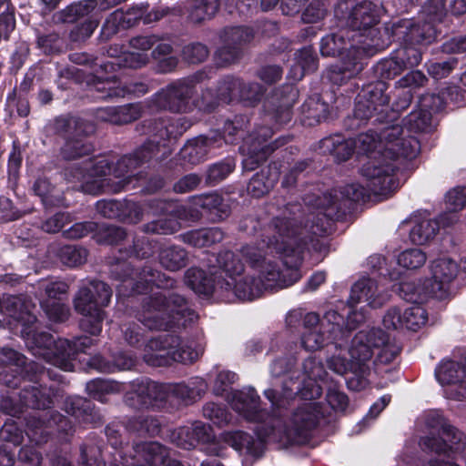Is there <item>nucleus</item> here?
Masks as SVG:
<instances>
[{
  "instance_id": "nucleus-1",
  "label": "nucleus",
  "mask_w": 466,
  "mask_h": 466,
  "mask_svg": "<svg viewBox=\"0 0 466 466\" xmlns=\"http://www.w3.org/2000/svg\"><path fill=\"white\" fill-rule=\"evenodd\" d=\"M301 228L286 216H278L265 228L263 238L254 245H246L241 253L258 274L237 278L233 281H218L225 290H233L240 300L258 298L264 289H284L300 279L299 266L307 241Z\"/></svg>"
},
{
  "instance_id": "nucleus-2",
  "label": "nucleus",
  "mask_w": 466,
  "mask_h": 466,
  "mask_svg": "<svg viewBox=\"0 0 466 466\" xmlns=\"http://www.w3.org/2000/svg\"><path fill=\"white\" fill-rule=\"evenodd\" d=\"M232 409L245 420L260 423L257 428L259 440L243 431L226 432L224 441L242 454L259 457L263 452V441L267 439L304 444L324 416L323 407L317 401H306L298 406L280 426V420L260 408V397L253 388L231 393Z\"/></svg>"
},
{
  "instance_id": "nucleus-3",
  "label": "nucleus",
  "mask_w": 466,
  "mask_h": 466,
  "mask_svg": "<svg viewBox=\"0 0 466 466\" xmlns=\"http://www.w3.org/2000/svg\"><path fill=\"white\" fill-rule=\"evenodd\" d=\"M403 127L393 125L385 127L380 134L369 130L354 138L355 150L367 155L369 160L363 164L360 173L369 181L375 195H387L398 187L395 172L400 160L412 159L420 152V142L411 136H403Z\"/></svg>"
},
{
  "instance_id": "nucleus-4",
  "label": "nucleus",
  "mask_w": 466,
  "mask_h": 466,
  "mask_svg": "<svg viewBox=\"0 0 466 466\" xmlns=\"http://www.w3.org/2000/svg\"><path fill=\"white\" fill-rule=\"evenodd\" d=\"M156 149L157 146L150 144L132 155L121 157L115 164L112 174L110 162L101 157L86 160L83 167L67 170L66 177L68 180L80 181L81 189L88 194L96 195L104 191L116 193L131 182L132 176L129 173L139 165L147 162Z\"/></svg>"
},
{
  "instance_id": "nucleus-5",
  "label": "nucleus",
  "mask_w": 466,
  "mask_h": 466,
  "mask_svg": "<svg viewBox=\"0 0 466 466\" xmlns=\"http://www.w3.org/2000/svg\"><path fill=\"white\" fill-rule=\"evenodd\" d=\"M380 13L381 7L372 2L343 0L335 6L334 17L339 25L351 31L353 38H358L362 50L372 56L390 44L389 28L378 27Z\"/></svg>"
},
{
  "instance_id": "nucleus-6",
  "label": "nucleus",
  "mask_w": 466,
  "mask_h": 466,
  "mask_svg": "<svg viewBox=\"0 0 466 466\" xmlns=\"http://www.w3.org/2000/svg\"><path fill=\"white\" fill-rule=\"evenodd\" d=\"M197 319L187 300L175 292L158 291L146 296L141 302L137 319L147 329L166 330L176 325L186 326Z\"/></svg>"
},
{
  "instance_id": "nucleus-7",
  "label": "nucleus",
  "mask_w": 466,
  "mask_h": 466,
  "mask_svg": "<svg viewBox=\"0 0 466 466\" xmlns=\"http://www.w3.org/2000/svg\"><path fill=\"white\" fill-rule=\"evenodd\" d=\"M368 189L360 184H350L346 186L342 191L334 190L330 193H325L322 196L319 195H307L304 198V202L307 206L312 207L313 208L319 209L318 216V221H312L311 225L306 224L305 228L298 223L297 219L300 216V205L289 204L285 208L281 216H286L290 218V222L297 224L301 228V234L299 237H302L303 231L307 230L313 235H321L327 232V226L329 220L337 215V212L341 208L339 195L354 202L364 200L368 196V191L375 194L369 187V181L367 180Z\"/></svg>"
},
{
  "instance_id": "nucleus-8",
  "label": "nucleus",
  "mask_w": 466,
  "mask_h": 466,
  "mask_svg": "<svg viewBox=\"0 0 466 466\" xmlns=\"http://www.w3.org/2000/svg\"><path fill=\"white\" fill-rule=\"evenodd\" d=\"M111 297V288L103 281L90 280L79 287L73 298V307L84 317L80 322L84 331L93 336L100 334L106 317L104 308L108 306Z\"/></svg>"
},
{
  "instance_id": "nucleus-9",
  "label": "nucleus",
  "mask_w": 466,
  "mask_h": 466,
  "mask_svg": "<svg viewBox=\"0 0 466 466\" xmlns=\"http://www.w3.org/2000/svg\"><path fill=\"white\" fill-rule=\"evenodd\" d=\"M204 350V346L199 343L184 341L178 336L167 334L148 340L143 359L153 367L170 366L174 362L188 365L198 360Z\"/></svg>"
},
{
  "instance_id": "nucleus-10",
  "label": "nucleus",
  "mask_w": 466,
  "mask_h": 466,
  "mask_svg": "<svg viewBox=\"0 0 466 466\" xmlns=\"http://www.w3.org/2000/svg\"><path fill=\"white\" fill-rule=\"evenodd\" d=\"M337 30L325 35L320 42V53L324 56H342L339 72L351 77L363 69L361 62L368 52L362 50L358 38H353L351 31L337 22Z\"/></svg>"
},
{
  "instance_id": "nucleus-11",
  "label": "nucleus",
  "mask_w": 466,
  "mask_h": 466,
  "mask_svg": "<svg viewBox=\"0 0 466 466\" xmlns=\"http://www.w3.org/2000/svg\"><path fill=\"white\" fill-rule=\"evenodd\" d=\"M384 342L385 332L379 329L361 330L355 335L349 350L354 369V378L348 381L350 388L360 390L367 387L374 347H380Z\"/></svg>"
},
{
  "instance_id": "nucleus-12",
  "label": "nucleus",
  "mask_w": 466,
  "mask_h": 466,
  "mask_svg": "<svg viewBox=\"0 0 466 466\" xmlns=\"http://www.w3.org/2000/svg\"><path fill=\"white\" fill-rule=\"evenodd\" d=\"M303 370L309 381L305 382L302 389H299V385L289 387V382L285 381L281 393L273 389L264 391V396L269 400L273 409L286 408L299 392L305 400H314L321 396L322 388L317 380H323L327 374L321 361L310 357L303 362Z\"/></svg>"
},
{
  "instance_id": "nucleus-13",
  "label": "nucleus",
  "mask_w": 466,
  "mask_h": 466,
  "mask_svg": "<svg viewBox=\"0 0 466 466\" xmlns=\"http://www.w3.org/2000/svg\"><path fill=\"white\" fill-rule=\"evenodd\" d=\"M110 272L115 279L127 283L137 293L145 292L151 285L167 289L174 288L176 284L175 279L151 266H144L139 269H134L129 263L122 261V258L111 266Z\"/></svg>"
},
{
  "instance_id": "nucleus-14",
  "label": "nucleus",
  "mask_w": 466,
  "mask_h": 466,
  "mask_svg": "<svg viewBox=\"0 0 466 466\" xmlns=\"http://www.w3.org/2000/svg\"><path fill=\"white\" fill-rule=\"evenodd\" d=\"M426 424L431 429L441 431L446 439L434 436L421 438L420 444L422 450L447 457L463 450L465 446L464 434L449 424L440 412L431 411L427 415Z\"/></svg>"
},
{
  "instance_id": "nucleus-15",
  "label": "nucleus",
  "mask_w": 466,
  "mask_h": 466,
  "mask_svg": "<svg viewBox=\"0 0 466 466\" xmlns=\"http://www.w3.org/2000/svg\"><path fill=\"white\" fill-rule=\"evenodd\" d=\"M206 71H198L187 78L178 80L161 89L152 97L153 104L159 109L173 112L185 111L195 92V86L208 79Z\"/></svg>"
},
{
  "instance_id": "nucleus-16",
  "label": "nucleus",
  "mask_w": 466,
  "mask_h": 466,
  "mask_svg": "<svg viewBox=\"0 0 466 466\" xmlns=\"http://www.w3.org/2000/svg\"><path fill=\"white\" fill-rule=\"evenodd\" d=\"M272 135V128L259 127L243 140L239 150L243 156L242 167L244 170L252 171L256 169L279 146V140L273 143L268 142Z\"/></svg>"
},
{
  "instance_id": "nucleus-17",
  "label": "nucleus",
  "mask_w": 466,
  "mask_h": 466,
  "mask_svg": "<svg viewBox=\"0 0 466 466\" xmlns=\"http://www.w3.org/2000/svg\"><path fill=\"white\" fill-rule=\"evenodd\" d=\"M167 401L166 383L149 379L136 380L129 383L125 402L133 409H160Z\"/></svg>"
},
{
  "instance_id": "nucleus-18",
  "label": "nucleus",
  "mask_w": 466,
  "mask_h": 466,
  "mask_svg": "<svg viewBox=\"0 0 466 466\" xmlns=\"http://www.w3.org/2000/svg\"><path fill=\"white\" fill-rule=\"evenodd\" d=\"M390 35L402 45L418 47L431 45L437 37V28L421 17L417 21L403 19L391 25Z\"/></svg>"
},
{
  "instance_id": "nucleus-19",
  "label": "nucleus",
  "mask_w": 466,
  "mask_h": 466,
  "mask_svg": "<svg viewBox=\"0 0 466 466\" xmlns=\"http://www.w3.org/2000/svg\"><path fill=\"white\" fill-rule=\"evenodd\" d=\"M187 128L186 122L183 117L177 119H170L163 116L145 119L139 123L136 129L141 135H147L153 138L142 145L136 151L140 150L145 146L155 144L157 149L154 155L147 160L155 157L159 150V141L165 140L170 137H177L181 136Z\"/></svg>"
},
{
  "instance_id": "nucleus-20",
  "label": "nucleus",
  "mask_w": 466,
  "mask_h": 466,
  "mask_svg": "<svg viewBox=\"0 0 466 466\" xmlns=\"http://www.w3.org/2000/svg\"><path fill=\"white\" fill-rule=\"evenodd\" d=\"M431 272L428 292L436 299H443L451 293L452 283L461 272V267L453 258L442 257L431 262Z\"/></svg>"
},
{
  "instance_id": "nucleus-21",
  "label": "nucleus",
  "mask_w": 466,
  "mask_h": 466,
  "mask_svg": "<svg viewBox=\"0 0 466 466\" xmlns=\"http://www.w3.org/2000/svg\"><path fill=\"white\" fill-rule=\"evenodd\" d=\"M387 89L388 85L383 80L366 86L357 97L354 117L364 122L372 117L374 113H382L383 107L390 102Z\"/></svg>"
},
{
  "instance_id": "nucleus-22",
  "label": "nucleus",
  "mask_w": 466,
  "mask_h": 466,
  "mask_svg": "<svg viewBox=\"0 0 466 466\" xmlns=\"http://www.w3.org/2000/svg\"><path fill=\"white\" fill-rule=\"evenodd\" d=\"M428 320L426 309L420 305L415 304L402 308L400 306L390 307L385 313L382 322L387 329H406L417 331L423 327Z\"/></svg>"
},
{
  "instance_id": "nucleus-23",
  "label": "nucleus",
  "mask_w": 466,
  "mask_h": 466,
  "mask_svg": "<svg viewBox=\"0 0 466 466\" xmlns=\"http://www.w3.org/2000/svg\"><path fill=\"white\" fill-rule=\"evenodd\" d=\"M120 464L137 466L144 464L149 466L163 465L169 456L168 449L157 441L138 442L125 454L118 453Z\"/></svg>"
},
{
  "instance_id": "nucleus-24",
  "label": "nucleus",
  "mask_w": 466,
  "mask_h": 466,
  "mask_svg": "<svg viewBox=\"0 0 466 466\" xmlns=\"http://www.w3.org/2000/svg\"><path fill=\"white\" fill-rule=\"evenodd\" d=\"M20 402H15L12 397H4L0 402V409L4 412L15 416L22 412V407H29L36 410L49 409L53 403L52 398L46 388L37 386L25 387L19 392Z\"/></svg>"
},
{
  "instance_id": "nucleus-25",
  "label": "nucleus",
  "mask_w": 466,
  "mask_h": 466,
  "mask_svg": "<svg viewBox=\"0 0 466 466\" xmlns=\"http://www.w3.org/2000/svg\"><path fill=\"white\" fill-rule=\"evenodd\" d=\"M94 89L99 93L97 97L106 99L123 97L126 95L143 96L148 92L149 86L145 81H130L122 84L116 76L106 77L97 76Z\"/></svg>"
},
{
  "instance_id": "nucleus-26",
  "label": "nucleus",
  "mask_w": 466,
  "mask_h": 466,
  "mask_svg": "<svg viewBox=\"0 0 466 466\" xmlns=\"http://www.w3.org/2000/svg\"><path fill=\"white\" fill-rule=\"evenodd\" d=\"M420 108L410 113L404 120L407 127L403 136H410L409 132H428L431 129V112L441 107V99L434 94H426L420 97ZM403 130H405L403 128ZM412 137V135H411ZM413 137H415L413 136Z\"/></svg>"
},
{
  "instance_id": "nucleus-27",
  "label": "nucleus",
  "mask_w": 466,
  "mask_h": 466,
  "mask_svg": "<svg viewBox=\"0 0 466 466\" xmlns=\"http://www.w3.org/2000/svg\"><path fill=\"white\" fill-rule=\"evenodd\" d=\"M438 381L454 387L455 399H466V358L461 362L444 361L435 370Z\"/></svg>"
},
{
  "instance_id": "nucleus-28",
  "label": "nucleus",
  "mask_w": 466,
  "mask_h": 466,
  "mask_svg": "<svg viewBox=\"0 0 466 466\" xmlns=\"http://www.w3.org/2000/svg\"><path fill=\"white\" fill-rule=\"evenodd\" d=\"M388 299V294L378 282L370 278L359 279L351 288L349 303L352 308L354 304L366 302L371 308L381 307Z\"/></svg>"
},
{
  "instance_id": "nucleus-29",
  "label": "nucleus",
  "mask_w": 466,
  "mask_h": 466,
  "mask_svg": "<svg viewBox=\"0 0 466 466\" xmlns=\"http://www.w3.org/2000/svg\"><path fill=\"white\" fill-rule=\"evenodd\" d=\"M208 390L204 379L194 377L178 383H166L167 398L172 397L185 405L193 404L202 399Z\"/></svg>"
},
{
  "instance_id": "nucleus-30",
  "label": "nucleus",
  "mask_w": 466,
  "mask_h": 466,
  "mask_svg": "<svg viewBox=\"0 0 466 466\" xmlns=\"http://www.w3.org/2000/svg\"><path fill=\"white\" fill-rule=\"evenodd\" d=\"M32 308V302L22 296L5 295L0 299V312L24 326H29L36 320L31 313Z\"/></svg>"
},
{
  "instance_id": "nucleus-31",
  "label": "nucleus",
  "mask_w": 466,
  "mask_h": 466,
  "mask_svg": "<svg viewBox=\"0 0 466 466\" xmlns=\"http://www.w3.org/2000/svg\"><path fill=\"white\" fill-rule=\"evenodd\" d=\"M220 147V138L217 135L212 137L199 136L189 141L180 150V157L184 161L197 165L203 161L208 152Z\"/></svg>"
},
{
  "instance_id": "nucleus-32",
  "label": "nucleus",
  "mask_w": 466,
  "mask_h": 466,
  "mask_svg": "<svg viewBox=\"0 0 466 466\" xmlns=\"http://www.w3.org/2000/svg\"><path fill=\"white\" fill-rule=\"evenodd\" d=\"M144 112L141 103H130L120 106L97 109L96 117L115 125H125L138 119Z\"/></svg>"
},
{
  "instance_id": "nucleus-33",
  "label": "nucleus",
  "mask_w": 466,
  "mask_h": 466,
  "mask_svg": "<svg viewBox=\"0 0 466 466\" xmlns=\"http://www.w3.org/2000/svg\"><path fill=\"white\" fill-rule=\"evenodd\" d=\"M94 343V339L87 336H81L75 338L73 340L66 339H60L57 344V349L61 350V359H56L58 368L63 370L68 371L73 368L71 358L78 352H84L86 349L90 348Z\"/></svg>"
},
{
  "instance_id": "nucleus-34",
  "label": "nucleus",
  "mask_w": 466,
  "mask_h": 466,
  "mask_svg": "<svg viewBox=\"0 0 466 466\" xmlns=\"http://www.w3.org/2000/svg\"><path fill=\"white\" fill-rule=\"evenodd\" d=\"M53 129L56 133L69 138L71 137L88 136L95 131L92 123L87 122L80 117L76 116H59L55 119Z\"/></svg>"
},
{
  "instance_id": "nucleus-35",
  "label": "nucleus",
  "mask_w": 466,
  "mask_h": 466,
  "mask_svg": "<svg viewBox=\"0 0 466 466\" xmlns=\"http://www.w3.org/2000/svg\"><path fill=\"white\" fill-rule=\"evenodd\" d=\"M323 153L332 155L337 161L348 160L355 150L353 139H345L340 135L325 137L320 141Z\"/></svg>"
},
{
  "instance_id": "nucleus-36",
  "label": "nucleus",
  "mask_w": 466,
  "mask_h": 466,
  "mask_svg": "<svg viewBox=\"0 0 466 466\" xmlns=\"http://www.w3.org/2000/svg\"><path fill=\"white\" fill-rule=\"evenodd\" d=\"M147 214L153 216L167 215L170 218L187 220L191 217L190 210L184 205L175 201L153 199L147 204Z\"/></svg>"
},
{
  "instance_id": "nucleus-37",
  "label": "nucleus",
  "mask_w": 466,
  "mask_h": 466,
  "mask_svg": "<svg viewBox=\"0 0 466 466\" xmlns=\"http://www.w3.org/2000/svg\"><path fill=\"white\" fill-rule=\"evenodd\" d=\"M279 180V172L276 167H268L262 169L250 179L248 191L255 198L268 194Z\"/></svg>"
},
{
  "instance_id": "nucleus-38",
  "label": "nucleus",
  "mask_w": 466,
  "mask_h": 466,
  "mask_svg": "<svg viewBox=\"0 0 466 466\" xmlns=\"http://www.w3.org/2000/svg\"><path fill=\"white\" fill-rule=\"evenodd\" d=\"M61 339H55L53 336L47 332H36L34 334L33 342L36 348L35 354L42 356L47 362L58 367L56 359H61L62 352L57 349V344Z\"/></svg>"
},
{
  "instance_id": "nucleus-39",
  "label": "nucleus",
  "mask_w": 466,
  "mask_h": 466,
  "mask_svg": "<svg viewBox=\"0 0 466 466\" xmlns=\"http://www.w3.org/2000/svg\"><path fill=\"white\" fill-rule=\"evenodd\" d=\"M185 243L197 248L208 247L224 238L223 231L218 228L191 230L181 235Z\"/></svg>"
},
{
  "instance_id": "nucleus-40",
  "label": "nucleus",
  "mask_w": 466,
  "mask_h": 466,
  "mask_svg": "<svg viewBox=\"0 0 466 466\" xmlns=\"http://www.w3.org/2000/svg\"><path fill=\"white\" fill-rule=\"evenodd\" d=\"M158 259L166 269L177 271L187 265L188 256L185 248L173 245L162 248L158 254Z\"/></svg>"
},
{
  "instance_id": "nucleus-41",
  "label": "nucleus",
  "mask_w": 466,
  "mask_h": 466,
  "mask_svg": "<svg viewBox=\"0 0 466 466\" xmlns=\"http://www.w3.org/2000/svg\"><path fill=\"white\" fill-rule=\"evenodd\" d=\"M96 4L94 0L75 2L56 12L54 19L58 23H75L91 13Z\"/></svg>"
},
{
  "instance_id": "nucleus-42",
  "label": "nucleus",
  "mask_w": 466,
  "mask_h": 466,
  "mask_svg": "<svg viewBox=\"0 0 466 466\" xmlns=\"http://www.w3.org/2000/svg\"><path fill=\"white\" fill-rule=\"evenodd\" d=\"M149 61V56L146 53L126 52L120 56L113 58L110 61L101 65L100 67L105 72L115 71L116 67L139 68L146 66Z\"/></svg>"
},
{
  "instance_id": "nucleus-43",
  "label": "nucleus",
  "mask_w": 466,
  "mask_h": 466,
  "mask_svg": "<svg viewBox=\"0 0 466 466\" xmlns=\"http://www.w3.org/2000/svg\"><path fill=\"white\" fill-rule=\"evenodd\" d=\"M218 6V0H188L187 4L188 17L194 23L211 19Z\"/></svg>"
},
{
  "instance_id": "nucleus-44",
  "label": "nucleus",
  "mask_w": 466,
  "mask_h": 466,
  "mask_svg": "<svg viewBox=\"0 0 466 466\" xmlns=\"http://www.w3.org/2000/svg\"><path fill=\"white\" fill-rule=\"evenodd\" d=\"M185 283L196 293L203 295H209L215 288L213 279L198 268H190L186 271Z\"/></svg>"
},
{
  "instance_id": "nucleus-45",
  "label": "nucleus",
  "mask_w": 466,
  "mask_h": 466,
  "mask_svg": "<svg viewBox=\"0 0 466 466\" xmlns=\"http://www.w3.org/2000/svg\"><path fill=\"white\" fill-rule=\"evenodd\" d=\"M126 389L127 387L124 383L102 379L93 380L86 384V391L88 395L101 402H105L106 400V395L118 393Z\"/></svg>"
},
{
  "instance_id": "nucleus-46",
  "label": "nucleus",
  "mask_w": 466,
  "mask_h": 466,
  "mask_svg": "<svg viewBox=\"0 0 466 466\" xmlns=\"http://www.w3.org/2000/svg\"><path fill=\"white\" fill-rule=\"evenodd\" d=\"M303 121L312 126L326 120L329 114V105L319 98H309L302 105Z\"/></svg>"
},
{
  "instance_id": "nucleus-47",
  "label": "nucleus",
  "mask_w": 466,
  "mask_h": 466,
  "mask_svg": "<svg viewBox=\"0 0 466 466\" xmlns=\"http://www.w3.org/2000/svg\"><path fill=\"white\" fill-rule=\"evenodd\" d=\"M321 328L332 339H339L346 337L345 319L335 310H329L320 321Z\"/></svg>"
},
{
  "instance_id": "nucleus-48",
  "label": "nucleus",
  "mask_w": 466,
  "mask_h": 466,
  "mask_svg": "<svg viewBox=\"0 0 466 466\" xmlns=\"http://www.w3.org/2000/svg\"><path fill=\"white\" fill-rule=\"evenodd\" d=\"M127 429L140 436H157L161 431V423L156 417L139 416L130 420Z\"/></svg>"
},
{
  "instance_id": "nucleus-49",
  "label": "nucleus",
  "mask_w": 466,
  "mask_h": 466,
  "mask_svg": "<svg viewBox=\"0 0 466 466\" xmlns=\"http://www.w3.org/2000/svg\"><path fill=\"white\" fill-rule=\"evenodd\" d=\"M68 285L62 280L43 279L38 282L37 296L41 299L60 300L68 292Z\"/></svg>"
},
{
  "instance_id": "nucleus-50",
  "label": "nucleus",
  "mask_w": 466,
  "mask_h": 466,
  "mask_svg": "<svg viewBox=\"0 0 466 466\" xmlns=\"http://www.w3.org/2000/svg\"><path fill=\"white\" fill-rule=\"evenodd\" d=\"M439 230V223L436 220L424 218L413 226L410 236L412 242L423 245L431 240Z\"/></svg>"
},
{
  "instance_id": "nucleus-51",
  "label": "nucleus",
  "mask_w": 466,
  "mask_h": 466,
  "mask_svg": "<svg viewBox=\"0 0 466 466\" xmlns=\"http://www.w3.org/2000/svg\"><path fill=\"white\" fill-rule=\"evenodd\" d=\"M218 263L228 278L227 280L229 281H233L236 278L240 277L241 273L244 271V264L238 257L231 251L219 253Z\"/></svg>"
},
{
  "instance_id": "nucleus-52",
  "label": "nucleus",
  "mask_w": 466,
  "mask_h": 466,
  "mask_svg": "<svg viewBox=\"0 0 466 466\" xmlns=\"http://www.w3.org/2000/svg\"><path fill=\"white\" fill-rule=\"evenodd\" d=\"M155 46L156 47L152 52V56L159 60L160 71L165 73L172 71L177 65V59L175 56L166 58V56H169L173 51L172 45L169 41L160 37V41Z\"/></svg>"
},
{
  "instance_id": "nucleus-53",
  "label": "nucleus",
  "mask_w": 466,
  "mask_h": 466,
  "mask_svg": "<svg viewBox=\"0 0 466 466\" xmlns=\"http://www.w3.org/2000/svg\"><path fill=\"white\" fill-rule=\"evenodd\" d=\"M241 87V79L232 76L223 77L218 85L216 96L218 101L229 103L234 98H238V90Z\"/></svg>"
},
{
  "instance_id": "nucleus-54",
  "label": "nucleus",
  "mask_w": 466,
  "mask_h": 466,
  "mask_svg": "<svg viewBox=\"0 0 466 466\" xmlns=\"http://www.w3.org/2000/svg\"><path fill=\"white\" fill-rule=\"evenodd\" d=\"M71 137L66 139L65 145L62 147L60 154L66 160H74L84 156L89 155L93 147L90 144L84 142L82 139Z\"/></svg>"
},
{
  "instance_id": "nucleus-55",
  "label": "nucleus",
  "mask_w": 466,
  "mask_h": 466,
  "mask_svg": "<svg viewBox=\"0 0 466 466\" xmlns=\"http://www.w3.org/2000/svg\"><path fill=\"white\" fill-rule=\"evenodd\" d=\"M57 257L64 265L73 268L86 260L87 251L81 247L66 245L58 249Z\"/></svg>"
},
{
  "instance_id": "nucleus-56",
  "label": "nucleus",
  "mask_w": 466,
  "mask_h": 466,
  "mask_svg": "<svg viewBox=\"0 0 466 466\" xmlns=\"http://www.w3.org/2000/svg\"><path fill=\"white\" fill-rule=\"evenodd\" d=\"M445 0H428L422 6L420 17L434 25L442 22L446 16Z\"/></svg>"
},
{
  "instance_id": "nucleus-57",
  "label": "nucleus",
  "mask_w": 466,
  "mask_h": 466,
  "mask_svg": "<svg viewBox=\"0 0 466 466\" xmlns=\"http://www.w3.org/2000/svg\"><path fill=\"white\" fill-rule=\"evenodd\" d=\"M392 55L404 70L417 66L422 59L420 50L409 45H404L402 47L395 50Z\"/></svg>"
},
{
  "instance_id": "nucleus-58",
  "label": "nucleus",
  "mask_w": 466,
  "mask_h": 466,
  "mask_svg": "<svg viewBox=\"0 0 466 466\" xmlns=\"http://www.w3.org/2000/svg\"><path fill=\"white\" fill-rule=\"evenodd\" d=\"M40 306L48 317L55 322H64L70 316V309L67 305L60 300L41 299Z\"/></svg>"
},
{
  "instance_id": "nucleus-59",
  "label": "nucleus",
  "mask_w": 466,
  "mask_h": 466,
  "mask_svg": "<svg viewBox=\"0 0 466 466\" xmlns=\"http://www.w3.org/2000/svg\"><path fill=\"white\" fill-rule=\"evenodd\" d=\"M181 228V224L175 218H161L145 224L142 230L151 234H173Z\"/></svg>"
},
{
  "instance_id": "nucleus-60",
  "label": "nucleus",
  "mask_w": 466,
  "mask_h": 466,
  "mask_svg": "<svg viewBox=\"0 0 466 466\" xmlns=\"http://www.w3.org/2000/svg\"><path fill=\"white\" fill-rule=\"evenodd\" d=\"M248 123L245 116H236L232 120H227L223 127V138L226 143L233 144L241 137Z\"/></svg>"
},
{
  "instance_id": "nucleus-61",
  "label": "nucleus",
  "mask_w": 466,
  "mask_h": 466,
  "mask_svg": "<svg viewBox=\"0 0 466 466\" xmlns=\"http://www.w3.org/2000/svg\"><path fill=\"white\" fill-rule=\"evenodd\" d=\"M253 38V32L250 28L245 26L230 27L224 32V41L231 46L242 47L249 43Z\"/></svg>"
},
{
  "instance_id": "nucleus-62",
  "label": "nucleus",
  "mask_w": 466,
  "mask_h": 466,
  "mask_svg": "<svg viewBox=\"0 0 466 466\" xmlns=\"http://www.w3.org/2000/svg\"><path fill=\"white\" fill-rule=\"evenodd\" d=\"M374 70L377 76L384 81L386 79H392L400 75L404 71V68L397 59H395L393 55H391L390 57L377 63Z\"/></svg>"
},
{
  "instance_id": "nucleus-63",
  "label": "nucleus",
  "mask_w": 466,
  "mask_h": 466,
  "mask_svg": "<svg viewBox=\"0 0 466 466\" xmlns=\"http://www.w3.org/2000/svg\"><path fill=\"white\" fill-rule=\"evenodd\" d=\"M426 260V254L419 248L404 250L398 257L399 265L407 269L419 268L425 264Z\"/></svg>"
},
{
  "instance_id": "nucleus-64",
  "label": "nucleus",
  "mask_w": 466,
  "mask_h": 466,
  "mask_svg": "<svg viewBox=\"0 0 466 466\" xmlns=\"http://www.w3.org/2000/svg\"><path fill=\"white\" fill-rule=\"evenodd\" d=\"M322 329H309L305 330L301 337V345L307 350H317L321 349L325 341L329 339L328 333Z\"/></svg>"
}]
</instances>
